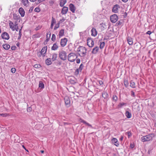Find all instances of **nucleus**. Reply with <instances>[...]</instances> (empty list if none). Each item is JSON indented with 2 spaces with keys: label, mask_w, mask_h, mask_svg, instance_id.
Masks as SVG:
<instances>
[{
  "label": "nucleus",
  "mask_w": 156,
  "mask_h": 156,
  "mask_svg": "<svg viewBox=\"0 0 156 156\" xmlns=\"http://www.w3.org/2000/svg\"><path fill=\"white\" fill-rule=\"evenodd\" d=\"M87 49L86 48L82 46H80L77 49L76 52L81 57L85 56L87 53Z\"/></svg>",
  "instance_id": "nucleus-1"
},
{
  "label": "nucleus",
  "mask_w": 156,
  "mask_h": 156,
  "mask_svg": "<svg viewBox=\"0 0 156 156\" xmlns=\"http://www.w3.org/2000/svg\"><path fill=\"white\" fill-rule=\"evenodd\" d=\"M155 136V135L154 133H150L145 136H142L141 138V140L143 142L152 140L153 138Z\"/></svg>",
  "instance_id": "nucleus-2"
},
{
  "label": "nucleus",
  "mask_w": 156,
  "mask_h": 156,
  "mask_svg": "<svg viewBox=\"0 0 156 156\" xmlns=\"http://www.w3.org/2000/svg\"><path fill=\"white\" fill-rule=\"evenodd\" d=\"M77 55L73 53H69V61L74 62L77 58Z\"/></svg>",
  "instance_id": "nucleus-3"
},
{
  "label": "nucleus",
  "mask_w": 156,
  "mask_h": 156,
  "mask_svg": "<svg viewBox=\"0 0 156 156\" xmlns=\"http://www.w3.org/2000/svg\"><path fill=\"white\" fill-rule=\"evenodd\" d=\"M59 56L61 59L65 60L67 58L66 53L65 51H62L59 52Z\"/></svg>",
  "instance_id": "nucleus-4"
},
{
  "label": "nucleus",
  "mask_w": 156,
  "mask_h": 156,
  "mask_svg": "<svg viewBox=\"0 0 156 156\" xmlns=\"http://www.w3.org/2000/svg\"><path fill=\"white\" fill-rule=\"evenodd\" d=\"M118 20V17L116 14H114L110 16V20L112 23H115Z\"/></svg>",
  "instance_id": "nucleus-5"
},
{
  "label": "nucleus",
  "mask_w": 156,
  "mask_h": 156,
  "mask_svg": "<svg viewBox=\"0 0 156 156\" xmlns=\"http://www.w3.org/2000/svg\"><path fill=\"white\" fill-rule=\"evenodd\" d=\"M120 7L118 4L115 5L113 7L112 11L115 13H116L118 12L119 9L120 8Z\"/></svg>",
  "instance_id": "nucleus-6"
},
{
  "label": "nucleus",
  "mask_w": 156,
  "mask_h": 156,
  "mask_svg": "<svg viewBox=\"0 0 156 156\" xmlns=\"http://www.w3.org/2000/svg\"><path fill=\"white\" fill-rule=\"evenodd\" d=\"M87 44L88 46L90 47H92L94 45V41L93 40H87Z\"/></svg>",
  "instance_id": "nucleus-7"
},
{
  "label": "nucleus",
  "mask_w": 156,
  "mask_h": 156,
  "mask_svg": "<svg viewBox=\"0 0 156 156\" xmlns=\"http://www.w3.org/2000/svg\"><path fill=\"white\" fill-rule=\"evenodd\" d=\"M47 47H44L41 50V55L43 57L45 56L46 55V53L47 51Z\"/></svg>",
  "instance_id": "nucleus-8"
},
{
  "label": "nucleus",
  "mask_w": 156,
  "mask_h": 156,
  "mask_svg": "<svg viewBox=\"0 0 156 156\" xmlns=\"http://www.w3.org/2000/svg\"><path fill=\"white\" fill-rule=\"evenodd\" d=\"M2 37L3 39H9V34L5 32L2 33Z\"/></svg>",
  "instance_id": "nucleus-9"
},
{
  "label": "nucleus",
  "mask_w": 156,
  "mask_h": 156,
  "mask_svg": "<svg viewBox=\"0 0 156 156\" xmlns=\"http://www.w3.org/2000/svg\"><path fill=\"white\" fill-rule=\"evenodd\" d=\"M69 7L70 10L72 12H74L76 10V7L74 5L72 4H70L69 5Z\"/></svg>",
  "instance_id": "nucleus-10"
},
{
  "label": "nucleus",
  "mask_w": 156,
  "mask_h": 156,
  "mask_svg": "<svg viewBox=\"0 0 156 156\" xmlns=\"http://www.w3.org/2000/svg\"><path fill=\"white\" fill-rule=\"evenodd\" d=\"M19 12L22 17H23L25 15V12L22 8H20L19 10Z\"/></svg>",
  "instance_id": "nucleus-11"
},
{
  "label": "nucleus",
  "mask_w": 156,
  "mask_h": 156,
  "mask_svg": "<svg viewBox=\"0 0 156 156\" xmlns=\"http://www.w3.org/2000/svg\"><path fill=\"white\" fill-rule=\"evenodd\" d=\"M99 48L98 46L94 47L92 49L91 53L93 54H96L98 51Z\"/></svg>",
  "instance_id": "nucleus-12"
},
{
  "label": "nucleus",
  "mask_w": 156,
  "mask_h": 156,
  "mask_svg": "<svg viewBox=\"0 0 156 156\" xmlns=\"http://www.w3.org/2000/svg\"><path fill=\"white\" fill-rule=\"evenodd\" d=\"M80 122L83 123L84 124H85L86 125L89 126V127H91L92 128H93V127L91 125L87 122L86 121H84V120H83L82 119H80Z\"/></svg>",
  "instance_id": "nucleus-13"
},
{
  "label": "nucleus",
  "mask_w": 156,
  "mask_h": 156,
  "mask_svg": "<svg viewBox=\"0 0 156 156\" xmlns=\"http://www.w3.org/2000/svg\"><path fill=\"white\" fill-rule=\"evenodd\" d=\"M91 32L92 36L95 37L97 35V32L95 28H93L91 30Z\"/></svg>",
  "instance_id": "nucleus-14"
},
{
  "label": "nucleus",
  "mask_w": 156,
  "mask_h": 156,
  "mask_svg": "<svg viewBox=\"0 0 156 156\" xmlns=\"http://www.w3.org/2000/svg\"><path fill=\"white\" fill-rule=\"evenodd\" d=\"M56 21L55 19L53 17H52L51 18V24L50 27V28L51 29H53V25L54 24H55L56 23Z\"/></svg>",
  "instance_id": "nucleus-15"
},
{
  "label": "nucleus",
  "mask_w": 156,
  "mask_h": 156,
  "mask_svg": "<svg viewBox=\"0 0 156 156\" xmlns=\"http://www.w3.org/2000/svg\"><path fill=\"white\" fill-rule=\"evenodd\" d=\"M68 8L67 7H64L62 10L61 13L63 14H66L68 10Z\"/></svg>",
  "instance_id": "nucleus-16"
},
{
  "label": "nucleus",
  "mask_w": 156,
  "mask_h": 156,
  "mask_svg": "<svg viewBox=\"0 0 156 156\" xmlns=\"http://www.w3.org/2000/svg\"><path fill=\"white\" fill-rule=\"evenodd\" d=\"M9 26H10V27L11 29L13 31H14L15 30V28H14V24L13 23V22H12L10 21H9Z\"/></svg>",
  "instance_id": "nucleus-17"
},
{
  "label": "nucleus",
  "mask_w": 156,
  "mask_h": 156,
  "mask_svg": "<svg viewBox=\"0 0 156 156\" xmlns=\"http://www.w3.org/2000/svg\"><path fill=\"white\" fill-rule=\"evenodd\" d=\"M60 44L62 47L64 46L66 44L67 40H61Z\"/></svg>",
  "instance_id": "nucleus-18"
},
{
  "label": "nucleus",
  "mask_w": 156,
  "mask_h": 156,
  "mask_svg": "<svg viewBox=\"0 0 156 156\" xmlns=\"http://www.w3.org/2000/svg\"><path fill=\"white\" fill-rule=\"evenodd\" d=\"M100 28L102 30H104L106 28V26L105 23H102L100 24Z\"/></svg>",
  "instance_id": "nucleus-19"
},
{
  "label": "nucleus",
  "mask_w": 156,
  "mask_h": 156,
  "mask_svg": "<svg viewBox=\"0 0 156 156\" xmlns=\"http://www.w3.org/2000/svg\"><path fill=\"white\" fill-rule=\"evenodd\" d=\"M2 46L3 48L6 50L9 49L10 47V45L8 44H4Z\"/></svg>",
  "instance_id": "nucleus-20"
},
{
  "label": "nucleus",
  "mask_w": 156,
  "mask_h": 156,
  "mask_svg": "<svg viewBox=\"0 0 156 156\" xmlns=\"http://www.w3.org/2000/svg\"><path fill=\"white\" fill-rule=\"evenodd\" d=\"M125 115L127 118L129 119L131 118L132 116L131 113L128 111H126Z\"/></svg>",
  "instance_id": "nucleus-21"
},
{
  "label": "nucleus",
  "mask_w": 156,
  "mask_h": 156,
  "mask_svg": "<svg viewBox=\"0 0 156 156\" xmlns=\"http://www.w3.org/2000/svg\"><path fill=\"white\" fill-rule=\"evenodd\" d=\"M45 63L47 65H49L52 63L51 58H47L45 60Z\"/></svg>",
  "instance_id": "nucleus-22"
},
{
  "label": "nucleus",
  "mask_w": 156,
  "mask_h": 156,
  "mask_svg": "<svg viewBox=\"0 0 156 156\" xmlns=\"http://www.w3.org/2000/svg\"><path fill=\"white\" fill-rule=\"evenodd\" d=\"M39 87L41 89H43L44 88V84L42 81H40L39 82Z\"/></svg>",
  "instance_id": "nucleus-23"
},
{
  "label": "nucleus",
  "mask_w": 156,
  "mask_h": 156,
  "mask_svg": "<svg viewBox=\"0 0 156 156\" xmlns=\"http://www.w3.org/2000/svg\"><path fill=\"white\" fill-rule=\"evenodd\" d=\"M69 81L71 84H74L76 83L75 78L73 77L72 78H70V79H69Z\"/></svg>",
  "instance_id": "nucleus-24"
},
{
  "label": "nucleus",
  "mask_w": 156,
  "mask_h": 156,
  "mask_svg": "<svg viewBox=\"0 0 156 156\" xmlns=\"http://www.w3.org/2000/svg\"><path fill=\"white\" fill-rule=\"evenodd\" d=\"M29 2L28 0H22V4L25 6H27Z\"/></svg>",
  "instance_id": "nucleus-25"
},
{
  "label": "nucleus",
  "mask_w": 156,
  "mask_h": 156,
  "mask_svg": "<svg viewBox=\"0 0 156 156\" xmlns=\"http://www.w3.org/2000/svg\"><path fill=\"white\" fill-rule=\"evenodd\" d=\"M102 96L105 99H106L108 98V95L107 93L103 92L102 93Z\"/></svg>",
  "instance_id": "nucleus-26"
},
{
  "label": "nucleus",
  "mask_w": 156,
  "mask_h": 156,
  "mask_svg": "<svg viewBox=\"0 0 156 156\" xmlns=\"http://www.w3.org/2000/svg\"><path fill=\"white\" fill-rule=\"evenodd\" d=\"M66 2V0H61L60 3V5L61 7H63Z\"/></svg>",
  "instance_id": "nucleus-27"
},
{
  "label": "nucleus",
  "mask_w": 156,
  "mask_h": 156,
  "mask_svg": "<svg viewBox=\"0 0 156 156\" xmlns=\"http://www.w3.org/2000/svg\"><path fill=\"white\" fill-rule=\"evenodd\" d=\"M124 85L125 87L127 88L129 86V82L128 80L124 79Z\"/></svg>",
  "instance_id": "nucleus-28"
},
{
  "label": "nucleus",
  "mask_w": 156,
  "mask_h": 156,
  "mask_svg": "<svg viewBox=\"0 0 156 156\" xmlns=\"http://www.w3.org/2000/svg\"><path fill=\"white\" fill-rule=\"evenodd\" d=\"M58 47L56 43L53 44V46L51 47V49L53 50H55L57 49Z\"/></svg>",
  "instance_id": "nucleus-29"
},
{
  "label": "nucleus",
  "mask_w": 156,
  "mask_h": 156,
  "mask_svg": "<svg viewBox=\"0 0 156 156\" xmlns=\"http://www.w3.org/2000/svg\"><path fill=\"white\" fill-rule=\"evenodd\" d=\"M64 33V30H62L59 31L58 34L59 38H60L63 35Z\"/></svg>",
  "instance_id": "nucleus-30"
},
{
  "label": "nucleus",
  "mask_w": 156,
  "mask_h": 156,
  "mask_svg": "<svg viewBox=\"0 0 156 156\" xmlns=\"http://www.w3.org/2000/svg\"><path fill=\"white\" fill-rule=\"evenodd\" d=\"M112 141L114 142L116 144L115 145L117 146H118L119 145V144L118 143V140L117 139L115 138H113L112 139Z\"/></svg>",
  "instance_id": "nucleus-31"
},
{
  "label": "nucleus",
  "mask_w": 156,
  "mask_h": 156,
  "mask_svg": "<svg viewBox=\"0 0 156 156\" xmlns=\"http://www.w3.org/2000/svg\"><path fill=\"white\" fill-rule=\"evenodd\" d=\"M57 54H54L52 55V57H51V60L52 61H54L57 58Z\"/></svg>",
  "instance_id": "nucleus-32"
},
{
  "label": "nucleus",
  "mask_w": 156,
  "mask_h": 156,
  "mask_svg": "<svg viewBox=\"0 0 156 156\" xmlns=\"http://www.w3.org/2000/svg\"><path fill=\"white\" fill-rule=\"evenodd\" d=\"M130 86L133 88H135V83L133 81H131L130 82Z\"/></svg>",
  "instance_id": "nucleus-33"
},
{
  "label": "nucleus",
  "mask_w": 156,
  "mask_h": 156,
  "mask_svg": "<svg viewBox=\"0 0 156 156\" xmlns=\"http://www.w3.org/2000/svg\"><path fill=\"white\" fill-rule=\"evenodd\" d=\"M105 43L104 42H100V48L101 49H102L104 47Z\"/></svg>",
  "instance_id": "nucleus-34"
},
{
  "label": "nucleus",
  "mask_w": 156,
  "mask_h": 156,
  "mask_svg": "<svg viewBox=\"0 0 156 156\" xmlns=\"http://www.w3.org/2000/svg\"><path fill=\"white\" fill-rule=\"evenodd\" d=\"M64 100L66 105H68V97L67 96L65 97Z\"/></svg>",
  "instance_id": "nucleus-35"
},
{
  "label": "nucleus",
  "mask_w": 156,
  "mask_h": 156,
  "mask_svg": "<svg viewBox=\"0 0 156 156\" xmlns=\"http://www.w3.org/2000/svg\"><path fill=\"white\" fill-rule=\"evenodd\" d=\"M59 24H60V23H59L56 24L55 27H54V30H56L57 29H58V28H59Z\"/></svg>",
  "instance_id": "nucleus-36"
},
{
  "label": "nucleus",
  "mask_w": 156,
  "mask_h": 156,
  "mask_svg": "<svg viewBox=\"0 0 156 156\" xmlns=\"http://www.w3.org/2000/svg\"><path fill=\"white\" fill-rule=\"evenodd\" d=\"M127 42L130 45H132L133 44V41L132 40H127Z\"/></svg>",
  "instance_id": "nucleus-37"
},
{
  "label": "nucleus",
  "mask_w": 156,
  "mask_h": 156,
  "mask_svg": "<svg viewBox=\"0 0 156 156\" xmlns=\"http://www.w3.org/2000/svg\"><path fill=\"white\" fill-rule=\"evenodd\" d=\"M112 99L113 100L116 101L118 99V98L116 95H113L112 96Z\"/></svg>",
  "instance_id": "nucleus-38"
},
{
  "label": "nucleus",
  "mask_w": 156,
  "mask_h": 156,
  "mask_svg": "<svg viewBox=\"0 0 156 156\" xmlns=\"http://www.w3.org/2000/svg\"><path fill=\"white\" fill-rule=\"evenodd\" d=\"M126 104L125 103H119V104L118 105V106L120 107L121 108L122 106H123V105H126Z\"/></svg>",
  "instance_id": "nucleus-39"
},
{
  "label": "nucleus",
  "mask_w": 156,
  "mask_h": 156,
  "mask_svg": "<svg viewBox=\"0 0 156 156\" xmlns=\"http://www.w3.org/2000/svg\"><path fill=\"white\" fill-rule=\"evenodd\" d=\"M83 66H84L83 64H80V65L79 68L78 69H80V71H81V70H82V69L83 67Z\"/></svg>",
  "instance_id": "nucleus-40"
},
{
  "label": "nucleus",
  "mask_w": 156,
  "mask_h": 156,
  "mask_svg": "<svg viewBox=\"0 0 156 156\" xmlns=\"http://www.w3.org/2000/svg\"><path fill=\"white\" fill-rule=\"evenodd\" d=\"M14 28H15V30H16V31H17V30L18 29V27L17 24L16 23H15L14 24Z\"/></svg>",
  "instance_id": "nucleus-41"
},
{
  "label": "nucleus",
  "mask_w": 156,
  "mask_h": 156,
  "mask_svg": "<svg viewBox=\"0 0 156 156\" xmlns=\"http://www.w3.org/2000/svg\"><path fill=\"white\" fill-rule=\"evenodd\" d=\"M40 11V9L38 7H36L34 9V11L35 12H39Z\"/></svg>",
  "instance_id": "nucleus-42"
},
{
  "label": "nucleus",
  "mask_w": 156,
  "mask_h": 156,
  "mask_svg": "<svg viewBox=\"0 0 156 156\" xmlns=\"http://www.w3.org/2000/svg\"><path fill=\"white\" fill-rule=\"evenodd\" d=\"M11 71L12 73H14L16 71V69L15 68H12L11 69Z\"/></svg>",
  "instance_id": "nucleus-43"
},
{
  "label": "nucleus",
  "mask_w": 156,
  "mask_h": 156,
  "mask_svg": "<svg viewBox=\"0 0 156 156\" xmlns=\"http://www.w3.org/2000/svg\"><path fill=\"white\" fill-rule=\"evenodd\" d=\"M79 70L80 69H76L75 72V75H77L79 74Z\"/></svg>",
  "instance_id": "nucleus-44"
},
{
  "label": "nucleus",
  "mask_w": 156,
  "mask_h": 156,
  "mask_svg": "<svg viewBox=\"0 0 156 156\" xmlns=\"http://www.w3.org/2000/svg\"><path fill=\"white\" fill-rule=\"evenodd\" d=\"M16 48V47L15 46H12L11 47V49L12 50H15Z\"/></svg>",
  "instance_id": "nucleus-45"
},
{
  "label": "nucleus",
  "mask_w": 156,
  "mask_h": 156,
  "mask_svg": "<svg viewBox=\"0 0 156 156\" xmlns=\"http://www.w3.org/2000/svg\"><path fill=\"white\" fill-rule=\"evenodd\" d=\"M126 133L127 134L128 138H129L132 135L131 133L130 132L128 131Z\"/></svg>",
  "instance_id": "nucleus-46"
},
{
  "label": "nucleus",
  "mask_w": 156,
  "mask_h": 156,
  "mask_svg": "<svg viewBox=\"0 0 156 156\" xmlns=\"http://www.w3.org/2000/svg\"><path fill=\"white\" fill-rule=\"evenodd\" d=\"M45 0H38L37 2V4H38L40 3H41V2H44V1H45Z\"/></svg>",
  "instance_id": "nucleus-47"
},
{
  "label": "nucleus",
  "mask_w": 156,
  "mask_h": 156,
  "mask_svg": "<svg viewBox=\"0 0 156 156\" xmlns=\"http://www.w3.org/2000/svg\"><path fill=\"white\" fill-rule=\"evenodd\" d=\"M41 67V66L38 64H36L34 66V67L35 68H39Z\"/></svg>",
  "instance_id": "nucleus-48"
},
{
  "label": "nucleus",
  "mask_w": 156,
  "mask_h": 156,
  "mask_svg": "<svg viewBox=\"0 0 156 156\" xmlns=\"http://www.w3.org/2000/svg\"><path fill=\"white\" fill-rule=\"evenodd\" d=\"M33 38H39L40 37V35L38 34L34 35L33 36Z\"/></svg>",
  "instance_id": "nucleus-49"
},
{
  "label": "nucleus",
  "mask_w": 156,
  "mask_h": 156,
  "mask_svg": "<svg viewBox=\"0 0 156 156\" xmlns=\"http://www.w3.org/2000/svg\"><path fill=\"white\" fill-rule=\"evenodd\" d=\"M122 23L120 21H118L116 23L117 26H119V25H121Z\"/></svg>",
  "instance_id": "nucleus-50"
},
{
  "label": "nucleus",
  "mask_w": 156,
  "mask_h": 156,
  "mask_svg": "<svg viewBox=\"0 0 156 156\" xmlns=\"http://www.w3.org/2000/svg\"><path fill=\"white\" fill-rule=\"evenodd\" d=\"M0 115L2 116L3 117H5L7 115V114L6 113L0 114Z\"/></svg>",
  "instance_id": "nucleus-51"
},
{
  "label": "nucleus",
  "mask_w": 156,
  "mask_h": 156,
  "mask_svg": "<svg viewBox=\"0 0 156 156\" xmlns=\"http://www.w3.org/2000/svg\"><path fill=\"white\" fill-rule=\"evenodd\" d=\"M41 28V26H38L35 28V30H39Z\"/></svg>",
  "instance_id": "nucleus-52"
},
{
  "label": "nucleus",
  "mask_w": 156,
  "mask_h": 156,
  "mask_svg": "<svg viewBox=\"0 0 156 156\" xmlns=\"http://www.w3.org/2000/svg\"><path fill=\"white\" fill-rule=\"evenodd\" d=\"M51 34L50 33L49 34H47V35L46 39H49L50 37Z\"/></svg>",
  "instance_id": "nucleus-53"
},
{
  "label": "nucleus",
  "mask_w": 156,
  "mask_h": 156,
  "mask_svg": "<svg viewBox=\"0 0 156 156\" xmlns=\"http://www.w3.org/2000/svg\"><path fill=\"white\" fill-rule=\"evenodd\" d=\"M134 146H135V145L134 144H130V147L131 148H133L134 147Z\"/></svg>",
  "instance_id": "nucleus-54"
},
{
  "label": "nucleus",
  "mask_w": 156,
  "mask_h": 156,
  "mask_svg": "<svg viewBox=\"0 0 156 156\" xmlns=\"http://www.w3.org/2000/svg\"><path fill=\"white\" fill-rule=\"evenodd\" d=\"M80 59L79 58L77 59L76 60V62L77 64H79L80 62Z\"/></svg>",
  "instance_id": "nucleus-55"
},
{
  "label": "nucleus",
  "mask_w": 156,
  "mask_h": 156,
  "mask_svg": "<svg viewBox=\"0 0 156 156\" xmlns=\"http://www.w3.org/2000/svg\"><path fill=\"white\" fill-rule=\"evenodd\" d=\"M131 95L132 96H133V97H135V93H134L133 92V91H131Z\"/></svg>",
  "instance_id": "nucleus-56"
},
{
  "label": "nucleus",
  "mask_w": 156,
  "mask_h": 156,
  "mask_svg": "<svg viewBox=\"0 0 156 156\" xmlns=\"http://www.w3.org/2000/svg\"><path fill=\"white\" fill-rule=\"evenodd\" d=\"M56 38V36L55 34H53L52 36V37L51 39H55Z\"/></svg>",
  "instance_id": "nucleus-57"
},
{
  "label": "nucleus",
  "mask_w": 156,
  "mask_h": 156,
  "mask_svg": "<svg viewBox=\"0 0 156 156\" xmlns=\"http://www.w3.org/2000/svg\"><path fill=\"white\" fill-rule=\"evenodd\" d=\"M100 85H101L103 84V82L101 80H99L98 81Z\"/></svg>",
  "instance_id": "nucleus-58"
},
{
  "label": "nucleus",
  "mask_w": 156,
  "mask_h": 156,
  "mask_svg": "<svg viewBox=\"0 0 156 156\" xmlns=\"http://www.w3.org/2000/svg\"><path fill=\"white\" fill-rule=\"evenodd\" d=\"M151 31H148L146 33L147 34H148L149 35H150L151 34Z\"/></svg>",
  "instance_id": "nucleus-59"
},
{
  "label": "nucleus",
  "mask_w": 156,
  "mask_h": 156,
  "mask_svg": "<svg viewBox=\"0 0 156 156\" xmlns=\"http://www.w3.org/2000/svg\"><path fill=\"white\" fill-rule=\"evenodd\" d=\"M151 149H149L148 150V152H147V153L148 154H150L151 152Z\"/></svg>",
  "instance_id": "nucleus-60"
},
{
  "label": "nucleus",
  "mask_w": 156,
  "mask_h": 156,
  "mask_svg": "<svg viewBox=\"0 0 156 156\" xmlns=\"http://www.w3.org/2000/svg\"><path fill=\"white\" fill-rule=\"evenodd\" d=\"M41 52H39L37 54V55L38 57H40L41 56Z\"/></svg>",
  "instance_id": "nucleus-61"
},
{
  "label": "nucleus",
  "mask_w": 156,
  "mask_h": 156,
  "mask_svg": "<svg viewBox=\"0 0 156 156\" xmlns=\"http://www.w3.org/2000/svg\"><path fill=\"white\" fill-rule=\"evenodd\" d=\"M128 1V0H122V1L124 2H126Z\"/></svg>",
  "instance_id": "nucleus-62"
},
{
  "label": "nucleus",
  "mask_w": 156,
  "mask_h": 156,
  "mask_svg": "<svg viewBox=\"0 0 156 156\" xmlns=\"http://www.w3.org/2000/svg\"><path fill=\"white\" fill-rule=\"evenodd\" d=\"M123 138V136H122L121 137V138L120 139V140L121 141H122Z\"/></svg>",
  "instance_id": "nucleus-63"
},
{
  "label": "nucleus",
  "mask_w": 156,
  "mask_h": 156,
  "mask_svg": "<svg viewBox=\"0 0 156 156\" xmlns=\"http://www.w3.org/2000/svg\"><path fill=\"white\" fill-rule=\"evenodd\" d=\"M16 45L18 47H19L20 45V43L19 42H18L16 44Z\"/></svg>",
  "instance_id": "nucleus-64"
}]
</instances>
